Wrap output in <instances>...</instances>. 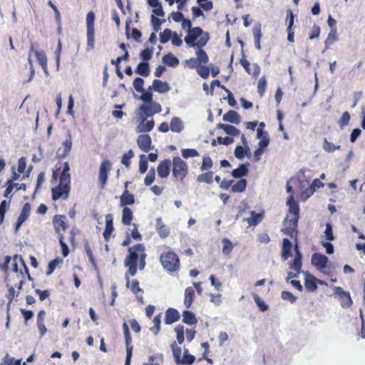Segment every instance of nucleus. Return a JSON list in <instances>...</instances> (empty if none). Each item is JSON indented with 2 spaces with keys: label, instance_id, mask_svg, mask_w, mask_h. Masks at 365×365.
Here are the masks:
<instances>
[{
  "label": "nucleus",
  "instance_id": "nucleus-1",
  "mask_svg": "<svg viewBox=\"0 0 365 365\" xmlns=\"http://www.w3.org/2000/svg\"><path fill=\"white\" fill-rule=\"evenodd\" d=\"M146 257L147 254L143 244L138 243L128 248V254L124 260V265L128 268L125 275L127 287L130 284V276H135L137 273L138 268H139L140 270L145 269Z\"/></svg>",
  "mask_w": 365,
  "mask_h": 365
},
{
  "label": "nucleus",
  "instance_id": "nucleus-2",
  "mask_svg": "<svg viewBox=\"0 0 365 365\" xmlns=\"http://www.w3.org/2000/svg\"><path fill=\"white\" fill-rule=\"evenodd\" d=\"M287 192H293L292 187L287 183L286 186ZM287 205L288 206V214L284 220V227L282 230V232L290 237H292L294 235L297 237L298 234L297 225L299 219V206L298 203L294 200L293 194H291L287 201Z\"/></svg>",
  "mask_w": 365,
  "mask_h": 365
},
{
  "label": "nucleus",
  "instance_id": "nucleus-3",
  "mask_svg": "<svg viewBox=\"0 0 365 365\" xmlns=\"http://www.w3.org/2000/svg\"><path fill=\"white\" fill-rule=\"evenodd\" d=\"M63 170L60 175V182L58 185L51 188V198L53 201L58 200H66L71 192L70 167L68 162L61 164Z\"/></svg>",
  "mask_w": 365,
  "mask_h": 365
},
{
  "label": "nucleus",
  "instance_id": "nucleus-4",
  "mask_svg": "<svg viewBox=\"0 0 365 365\" xmlns=\"http://www.w3.org/2000/svg\"><path fill=\"white\" fill-rule=\"evenodd\" d=\"M209 38L208 33L204 32L200 27L196 26L190 30H187V34L184 40L190 47L200 48L207 44Z\"/></svg>",
  "mask_w": 365,
  "mask_h": 365
},
{
  "label": "nucleus",
  "instance_id": "nucleus-5",
  "mask_svg": "<svg viewBox=\"0 0 365 365\" xmlns=\"http://www.w3.org/2000/svg\"><path fill=\"white\" fill-rule=\"evenodd\" d=\"M159 259L164 269L169 273L175 272L180 269L179 257L173 251L163 252L160 255Z\"/></svg>",
  "mask_w": 365,
  "mask_h": 365
},
{
  "label": "nucleus",
  "instance_id": "nucleus-6",
  "mask_svg": "<svg viewBox=\"0 0 365 365\" xmlns=\"http://www.w3.org/2000/svg\"><path fill=\"white\" fill-rule=\"evenodd\" d=\"M171 165L172 175L174 180L183 183L189 172L188 165L186 162L179 156H176L173 158Z\"/></svg>",
  "mask_w": 365,
  "mask_h": 365
},
{
  "label": "nucleus",
  "instance_id": "nucleus-7",
  "mask_svg": "<svg viewBox=\"0 0 365 365\" xmlns=\"http://www.w3.org/2000/svg\"><path fill=\"white\" fill-rule=\"evenodd\" d=\"M171 349L176 364L190 365L194 363L195 358L189 353L187 349H184L182 357H181L182 349L176 344L175 341L171 344Z\"/></svg>",
  "mask_w": 365,
  "mask_h": 365
},
{
  "label": "nucleus",
  "instance_id": "nucleus-8",
  "mask_svg": "<svg viewBox=\"0 0 365 365\" xmlns=\"http://www.w3.org/2000/svg\"><path fill=\"white\" fill-rule=\"evenodd\" d=\"M95 20L96 15L94 12L89 11L86 19L88 50L93 49L95 46Z\"/></svg>",
  "mask_w": 365,
  "mask_h": 365
},
{
  "label": "nucleus",
  "instance_id": "nucleus-9",
  "mask_svg": "<svg viewBox=\"0 0 365 365\" xmlns=\"http://www.w3.org/2000/svg\"><path fill=\"white\" fill-rule=\"evenodd\" d=\"M111 169L112 163L109 160H104L101 162L98 173V181L101 189L105 187Z\"/></svg>",
  "mask_w": 365,
  "mask_h": 365
},
{
  "label": "nucleus",
  "instance_id": "nucleus-10",
  "mask_svg": "<svg viewBox=\"0 0 365 365\" xmlns=\"http://www.w3.org/2000/svg\"><path fill=\"white\" fill-rule=\"evenodd\" d=\"M123 330L126 347V358L125 365H130L133 346L131 344L132 337L130 333L128 325L127 324L126 322H124L123 324Z\"/></svg>",
  "mask_w": 365,
  "mask_h": 365
},
{
  "label": "nucleus",
  "instance_id": "nucleus-11",
  "mask_svg": "<svg viewBox=\"0 0 365 365\" xmlns=\"http://www.w3.org/2000/svg\"><path fill=\"white\" fill-rule=\"evenodd\" d=\"M52 223L58 236L63 235V232L68 227L66 217L63 215H55L52 219Z\"/></svg>",
  "mask_w": 365,
  "mask_h": 365
},
{
  "label": "nucleus",
  "instance_id": "nucleus-12",
  "mask_svg": "<svg viewBox=\"0 0 365 365\" xmlns=\"http://www.w3.org/2000/svg\"><path fill=\"white\" fill-rule=\"evenodd\" d=\"M72 144V136L68 131L66 139L63 142L61 147L58 148L57 150V158L63 159L68 156L71 150Z\"/></svg>",
  "mask_w": 365,
  "mask_h": 365
},
{
  "label": "nucleus",
  "instance_id": "nucleus-13",
  "mask_svg": "<svg viewBox=\"0 0 365 365\" xmlns=\"http://www.w3.org/2000/svg\"><path fill=\"white\" fill-rule=\"evenodd\" d=\"M334 293L339 296V299L342 307H350L352 304V299L350 294L344 291L341 287H334Z\"/></svg>",
  "mask_w": 365,
  "mask_h": 365
},
{
  "label": "nucleus",
  "instance_id": "nucleus-14",
  "mask_svg": "<svg viewBox=\"0 0 365 365\" xmlns=\"http://www.w3.org/2000/svg\"><path fill=\"white\" fill-rule=\"evenodd\" d=\"M30 52H33L34 53L39 65L41 66L43 71L46 73H48L47 57L44 51L36 50L34 47V45H31L30 47Z\"/></svg>",
  "mask_w": 365,
  "mask_h": 365
},
{
  "label": "nucleus",
  "instance_id": "nucleus-15",
  "mask_svg": "<svg viewBox=\"0 0 365 365\" xmlns=\"http://www.w3.org/2000/svg\"><path fill=\"white\" fill-rule=\"evenodd\" d=\"M292 238H294L295 240L294 250L296 251V256L293 260L292 264L290 266V268L292 269H294L297 273H300L302 268V254L299 250L297 236L295 237V235H294Z\"/></svg>",
  "mask_w": 365,
  "mask_h": 365
},
{
  "label": "nucleus",
  "instance_id": "nucleus-16",
  "mask_svg": "<svg viewBox=\"0 0 365 365\" xmlns=\"http://www.w3.org/2000/svg\"><path fill=\"white\" fill-rule=\"evenodd\" d=\"M137 144L142 151L148 153L151 149L150 136L148 134H140L137 138Z\"/></svg>",
  "mask_w": 365,
  "mask_h": 365
},
{
  "label": "nucleus",
  "instance_id": "nucleus-17",
  "mask_svg": "<svg viewBox=\"0 0 365 365\" xmlns=\"http://www.w3.org/2000/svg\"><path fill=\"white\" fill-rule=\"evenodd\" d=\"M31 212V205L29 202H26L21 211V213L15 224V230L17 231L21 225L29 218Z\"/></svg>",
  "mask_w": 365,
  "mask_h": 365
},
{
  "label": "nucleus",
  "instance_id": "nucleus-18",
  "mask_svg": "<svg viewBox=\"0 0 365 365\" xmlns=\"http://www.w3.org/2000/svg\"><path fill=\"white\" fill-rule=\"evenodd\" d=\"M328 257L320 253H314L312 257V263L318 269H324L328 263Z\"/></svg>",
  "mask_w": 365,
  "mask_h": 365
},
{
  "label": "nucleus",
  "instance_id": "nucleus-19",
  "mask_svg": "<svg viewBox=\"0 0 365 365\" xmlns=\"http://www.w3.org/2000/svg\"><path fill=\"white\" fill-rule=\"evenodd\" d=\"M171 161L169 159H165L161 161L158 167V175L161 178H167L170 173Z\"/></svg>",
  "mask_w": 365,
  "mask_h": 365
},
{
  "label": "nucleus",
  "instance_id": "nucleus-20",
  "mask_svg": "<svg viewBox=\"0 0 365 365\" xmlns=\"http://www.w3.org/2000/svg\"><path fill=\"white\" fill-rule=\"evenodd\" d=\"M140 121L137 126V131L138 133H147L151 131L155 125L153 120H147L146 117L140 116Z\"/></svg>",
  "mask_w": 365,
  "mask_h": 365
},
{
  "label": "nucleus",
  "instance_id": "nucleus-21",
  "mask_svg": "<svg viewBox=\"0 0 365 365\" xmlns=\"http://www.w3.org/2000/svg\"><path fill=\"white\" fill-rule=\"evenodd\" d=\"M240 63L249 74L252 75L255 78H257L259 75L260 67L257 63H253L252 68H251L249 61L247 60L245 58H242L240 59Z\"/></svg>",
  "mask_w": 365,
  "mask_h": 365
},
{
  "label": "nucleus",
  "instance_id": "nucleus-22",
  "mask_svg": "<svg viewBox=\"0 0 365 365\" xmlns=\"http://www.w3.org/2000/svg\"><path fill=\"white\" fill-rule=\"evenodd\" d=\"M170 89V87L167 82H163L159 79L153 80L152 86H149V90H153L160 93H166Z\"/></svg>",
  "mask_w": 365,
  "mask_h": 365
},
{
  "label": "nucleus",
  "instance_id": "nucleus-23",
  "mask_svg": "<svg viewBox=\"0 0 365 365\" xmlns=\"http://www.w3.org/2000/svg\"><path fill=\"white\" fill-rule=\"evenodd\" d=\"M180 318V314L176 309L170 307L165 311V323L166 324H172L178 322Z\"/></svg>",
  "mask_w": 365,
  "mask_h": 365
},
{
  "label": "nucleus",
  "instance_id": "nucleus-24",
  "mask_svg": "<svg viewBox=\"0 0 365 365\" xmlns=\"http://www.w3.org/2000/svg\"><path fill=\"white\" fill-rule=\"evenodd\" d=\"M113 230V217L109 213L106 215V227L103 233L105 240L108 241L110 239Z\"/></svg>",
  "mask_w": 365,
  "mask_h": 365
},
{
  "label": "nucleus",
  "instance_id": "nucleus-25",
  "mask_svg": "<svg viewBox=\"0 0 365 365\" xmlns=\"http://www.w3.org/2000/svg\"><path fill=\"white\" fill-rule=\"evenodd\" d=\"M135 203V197L134 195L129 192L128 189H125L124 192L120 197V206L125 207L128 205H132Z\"/></svg>",
  "mask_w": 365,
  "mask_h": 365
},
{
  "label": "nucleus",
  "instance_id": "nucleus-26",
  "mask_svg": "<svg viewBox=\"0 0 365 365\" xmlns=\"http://www.w3.org/2000/svg\"><path fill=\"white\" fill-rule=\"evenodd\" d=\"M304 287L307 292H315L317 289V279L313 275L307 274L304 280Z\"/></svg>",
  "mask_w": 365,
  "mask_h": 365
},
{
  "label": "nucleus",
  "instance_id": "nucleus-27",
  "mask_svg": "<svg viewBox=\"0 0 365 365\" xmlns=\"http://www.w3.org/2000/svg\"><path fill=\"white\" fill-rule=\"evenodd\" d=\"M251 217L246 219V221L250 226L257 225L264 217V212L262 211L257 213L255 211L250 212Z\"/></svg>",
  "mask_w": 365,
  "mask_h": 365
},
{
  "label": "nucleus",
  "instance_id": "nucleus-28",
  "mask_svg": "<svg viewBox=\"0 0 365 365\" xmlns=\"http://www.w3.org/2000/svg\"><path fill=\"white\" fill-rule=\"evenodd\" d=\"M156 230L161 238H166L170 231L167 226L164 224L161 218H158L156 220Z\"/></svg>",
  "mask_w": 365,
  "mask_h": 365
},
{
  "label": "nucleus",
  "instance_id": "nucleus-29",
  "mask_svg": "<svg viewBox=\"0 0 365 365\" xmlns=\"http://www.w3.org/2000/svg\"><path fill=\"white\" fill-rule=\"evenodd\" d=\"M224 121L231 123L239 124L240 123V116L235 110H230L224 114L222 118Z\"/></svg>",
  "mask_w": 365,
  "mask_h": 365
},
{
  "label": "nucleus",
  "instance_id": "nucleus-30",
  "mask_svg": "<svg viewBox=\"0 0 365 365\" xmlns=\"http://www.w3.org/2000/svg\"><path fill=\"white\" fill-rule=\"evenodd\" d=\"M195 298V291L191 287H188L185 290L184 304L187 309L190 308Z\"/></svg>",
  "mask_w": 365,
  "mask_h": 365
},
{
  "label": "nucleus",
  "instance_id": "nucleus-31",
  "mask_svg": "<svg viewBox=\"0 0 365 365\" xmlns=\"http://www.w3.org/2000/svg\"><path fill=\"white\" fill-rule=\"evenodd\" d=\"M217 128L222 129L227 134L232 136H237L240 135V130L232 125L219 123L217 125Z\"/></svg>",
  "mask_w": 365,
  "mask_h": 365
},
{
  "label": "nucleus",
  "instance_id": "nucleus-32",
  "mask_svg": "<svg viewBox=\"0 0 365 365\" xmlns=\"http://www.w3.org/2000/svg\"><path fill=\"white\" fill-rule=\"evenodd\" d=\"M130 21H127L125 24V34L128 38L132 37L133 39H135L137 41H140V38L142 36L141 32L137 29L136 28L133 29L132 34H130Z\"/></svg>",
  "mask_w": 365,
  "mask_h": 365
},
{
  "label": "nucleus",
  "instance_id": "nucleus-33",
  "mask_svg": "<svg viewBox=\"0 0 365 365\" xmlns=\"http://www.w3.org/2000/svg\"><path fill=\"white\" fill-rule=\"evenodd\" d=\"M133 219V213L130 208L125 207L122 210V223L124 225H130Z\"/></svg>",
  "mask_w": 365,
  "mask_h": 365
},
{
  "label": "nucleus",
  "instance_id": "nucleus-34",
  "mask_svg": "<svg viewBox=\"0 0 365 365\" xmlns=\"http://www.w3.org/2000/svg\"><path fill=\"white\" fill-rule=\"evenodd\" d=\"M182 322L188 325H195L197 323L195 315L189 310H185L182 312Z\"/></svg>",
  "mask_w": 365,
  "mask_h": 365
},
{
  "label": "nucleus",
  "instance_id": "nucleus-35",
  "mask_svg": "<svg viewBox=\"0 0 365 365\" xmlns=\"http://www.w3.org/2000/svg\"><path fill=\"white\" fill-rule=\"evenodd\" d=\"M170 127L171 131L174 133H180L184 128L182 121L178 117H173L171 119Z\"/></svg>",
  "mask_w": 365,
  "mask_h": 365
},
{
  "label": "nucleus",
  "instance_id": "nucleus-36",
  "mask_svg": "<svg viewBox=\"0 0 365 365\" xmlns=\"http://www.w3.org/2000/svg\"><path fill=\"white\" fill-rule=\"evenodd\" d=\"M135 73L144 77L148 76L150 73L149 63L147 62L139 63L135 69Z\"/></svg>",
  "mask_w": 365,
  "mask_h": 365
},
{
  "label": "nucleus",
  "instance_id": "nucleus-37",
  "mask_svg": "<svg viewBox=\"0 0 365 365\" xmlns=\"http://www.w3.org/2000/svg\"><path fill=\"white\" fill-rule=\"evenodd\" d=\"M247 164H240V166L232 171V175L235 178L246 176L248 173Z\"/></svg>",
  "mask_w": 365,
  "mask_h": 365
},
{
  "label": "nucleus",
  "instance_id": "nucleus-38",
  "mask_svg": "<svg viewBox=\"0 0 365 365\" xmlns=\"http://www.w3.org/2000/svg\"><path fill=\"white\" fill-rule=\"evenodd\" d=\"M292 247V245L291 242L288 239L284 238L283 240L282 250V256L284 258V259H287L288 257L291 255Z\"/></svg>",
  "mask_w": 365,
  "mask_h": 365
},
{
  "label": "nucleus",
  "instance_id": "nucleus-39",
  "mask_svg": "<svg viewBox=\"0 0 365 365\" xmlns=\"http://www.w3.org/2000/svg\"><path fill=\"white\" fill-rule=\"evenodd\" d=\"M163 61L166 65L172 67H175L179 63L178 58L172 53L165 55L163 58Z\"/></svg>",
  "mask_w": 365,
  "mask_h": 365
},
{
  "label": "nucleus",
  "instance_id": "nucleus-40",
  "mask_svg": "<svg viewBox=\"0 0 365 365\" xmlns=\"http://www.w3.org/2000/svg\"><path fill=\"white\" fill-rule=\"evenodd\" d=\"M247 185L246 179H240L232 187V191L234 192H242L245 190Z\"/></svg>",
  "mask_w": 365,
  "mask_h": 365
},
{
  "label": "nucleus",
  "instance_id": "nucleus-41",
  "mask_svg": "<svg viewBox=\"0 0 365 365\" xmlns=\"http://www.w3.org/2000/svg\"><path fill=\"white\" fill-rule=\"evenodd\" d=\"M196 55H197L196 58L197 59L199 64L202 63V64L206 65L208 63V61H209L208 56L206 53V52L203 49H202V48H197Z\"/></svg>",
  "mask_w": 365,
  "mask_h": 365
},
{
  "label": "nucleus",
  "instance_id": "nucleus-42",
  "mask_svg": "<svg viewBox=\"0 0 365 365\" xmlns=\"http://www.w3.org/2000/svg\"><path fill=\"white\" fill-rule=\"evenodd\" d=\"M153 326L150 328V330L155 334L157 335L160 331L161 324V314H159L155 316L153 320Z\"/></svg>",
  "mask_w": 365,
  "mask_h": 365
},
{
  "label": "nucleus",
  "instance_id": "nucleus-43",
  "mask_svg": "<svg viewBox=\"0 0 365 365\" xmlns=\"http://www.w3.org/2000/svg\"><path fill=\"white\" fill-rule=\"evenodd\" d=\"M176 332V339L179 344H182L185 340V330L182 325H178L175 328Z\"/></svg>",
  "mask_w": 365,
  "mask_h": 365
},
{
  "label": "nucleus",
  "instance_id": "nucleus-44",
  "mask_svg": "<svg viewBox=\"0 0 365 365\" xmlns=\"http://www.w3.org/2000/svg\"><path fill=\"white\" fill-rule=\"evenodd\" d=\"M197 181L204 182L207 183H212L213 181V173L212 171H208L205 173H202L197 176Z\"/></svg>",
  "mask_w": 365,
  "mask_h": 365
},
{
  "label": "nucleus",
  "instance_id": "nucleus-45",
  "mask_svg": "<svg viewBox=\"0 0 365 365\" xmlns=\"http://www.w3.org/2000/svg\"><path fill=\"white\" fill-rule=\"evenodd\" d=\"M252 297L261 312H265L268 309V306L256 293H252Z\"/></svg>",
  "mask_w": 365,
  "mask_h": 365
},
{
  "label": "nucleus",
  "instance_id": "nucleus-46",
  "mask_svg": "<svg viewBox=\"0 0 365 365\" xmlns=\"http://www.w3.org/2000/svg\"><path fill=\"white\" fill-rule=\"evenodd\" d=\"M222 244H223L222 253H223V255L227 256L232 252L234 246H233L232 243L231 242V241L227 238H224L222 240Z\"/></svg>",
  "mask_w": 365,
  "mask_h": 365
},
{
  "label": "nucleus",
  "instance_id": "nucleus-47",
  "mask_svg": "<svg viewBox=\"0 0 365 365\" xmlns=\"http://www.w3.org/2000/svg\"><path fill=\"white\" fill-rule=\"evenodd\" d=\"M173 33L170 29H165L160 34V41L161 43H167L173 36Z\"/></svg>",
  "mask_w": 365,
  "mask_h": 365
},
{
  "label": "nucleus",
  "instance_id": "nucleus-48",
  "mask_svg": "<svg viewBox=\"0 0 365 365\" xmlns=\"http://www.w3.org/2000/svg\"><path fill=\"white\" fill-rule=\"evenodd\" d=\"M323 148L328 153H332L336 150H339L341 146L334 145L333 143L329 142L327 138H324L323 142Z\"/></svg>",
  "mask_w": 365,
  "mask_h": 365
},
{
  "label": "nucleus",
  "instance_id": "nucleus-49",
  "mask_svg": "<svg viewBox=\"0 0 365 365\" xmlns=\"http://www.w3.org/2000/svg\"><path fill=\"white\" fill-rule=\"evenodd\" d=\"M9 204L10 201L7 202L6 200H3L0 203V224L4 221L5 214L9 208Z\"/></svg>",
  "mask_w": 365,
  "mask_h": 365
},
{
  "label": "nucleus",
  "instance_id": "nucleus-50",
  "mask_svg": "<svg viewBox=\"0 0 365 365\" xmlns=\"http://www.w3.org/2000/svg\"><path fill=\"white\" fill-rule=\"evenodd\" d=\"M140 110L142 112L140 116L148 117L152 116L153 115L150 103H143V105H141L140 106Z\"/></svg>",
  "mask_w": 365,
  "mask_h": 365
},
{
  "label": "nucleus",
  "instance_id": "nucleus-51",
  "mask_svg": "<svg viewBox=\"0 0 365 365\" xmlns=\"http://www.w3.org/2000/svg\"><path fill=\"white\" fill-rule=\"evenodd\" d=\"M182 155L184 158H194L199 155L197 150L192 148H185L182 150Z\"/></svg>",
  "mask_w": 365,
  "mask_h": 365
},
{
  "label": "nucleus",
  "instance_id": "nucleus-52",
  "mask_svg": "<svg viewBox=\"0 0 365 365\" xmlns=\"http://www.w3.org/2000/svg\"><path fill=\"white\" fill-rule=\"evenodd\" d=\"M267 87V80L265 76H262L259 78L257 83V92L260 96H262L265 92Z\"/></svg>",
  "mask_w": 365,
  "mask_h": 365
},
{
  "label": "nucleus",
  "instance_id": "nucleus-53",
  "mask_svg": "<svg viewBox=\"0 0 365 365\" xmlns=\"http://www.w3.org/2000/svg\"><path fill=\"white\" fill-rule=\"evenodd\" d=\"M337 40V34L336 29H331L329 33L327 39L325 40L326 47H328L329 45L332 44Z\"/></svg>",
  "mask_w": 365,
  "mask_h": 365
},
{
  "label": "nucleus",
  "instance_id": "nucleus-54",
  "mask_svg": "<svg viewBox=\"0 0 365 365\" xmlns=\"http://www.w3.org/2000/svg\"><path fill=\"white\" fill-rule=\"evenodd\" d=\"M61 262V259L58 258H55L51 260L48 265L47 271L46 272L47 276L51 275L55 270L56 266Z\"/></svg>",
  "mask_w": 365,
  "mask_h": 365
},
{
  "label": "nucleus",
  "instance_id": "nucleus-55",
  "mask_svg": "<svg viewBox=\"0 0 365 365\" xmlns=\"http://www.w3.org/2000/svg\"><path fill=\"white\" fill-rule=\"evenodd\" d=\"M144 80L142 78L137 77L134 79L133 85V88L137 92H143L144 91Z\"/></svg>",
  "mask_w": 365,
  "mask_h": 365
},
{
  "label": "nucleus",
  "instance_id": "nucleus-56",
  "mask_svg": "<svg viewBox=\"0 0 365 365\" xmlns=\"http://www.w3.org/2000/svg\"><path fill=\"white\" fill-rule=\"evenodd\" d=\"M197 72L198 75L204 79L207 78L210 76V69L205 64L200 65L199 67H197Z\"/></svg>",
  "mask_w": 365,
  "mask_h": 365
},
{
  "label": "nucleus",
  "instance_id": "nucleus-57",
  "mask_svg": "<svg viewBox=\"0 0 365 365\" xmlns=\"http://www.w3.org/2000/svg\"><path fill=\"white\" fill-rule=\"evenodd\" d=\"M134 156V153L132 150H129L127 153H124L122 157L121 163L127 168L130 165V159Z\"/></svg>",
  "mask_w": 365,
  "mask_h": 365
},
{
  "label": "nucleus",
  "instance_id": "nucleus-58",
  "mask_svg": "<svg viewBox=\"0 0 365 365\" xmlns=\"http://www.w3.org/2000/svg\"><path fill=\"white\" fill-rule=\"evenodd\" d=\"M155 179V172L154 168H150L145 178L144 182L145 185H150Z\"/></svg>",
  "mask_w": 365,
  "mask_h": 365
},
{
  "label": "nucleus",
  "instance_id": "nucleus-59",
  "mask_svg": "<svg viewBox=\"0 0 365 365\" xmlns=\"http://www.w3.org/2000/svg\"><path fill=\"white\" fill-rule=\"evenodd\" d=\"M152 91L153 90H149V88H148L146 91L144 90V91L140 92L141 93L140 99L146 103L152 102L153 101Z\"/></svg>",
  "mask_w": 365,
  "mask_h": 365
},
{
  "label": "nucleus",
  "instance_id": "nucleus-60",
  "mask_svg": "<svg viewBox=\"0 0 365 365\" xmlns=\"http://www.w3.org/2000/svg\"><path fill=\"white\" fill-rule=\"evenodd\" d=\"M58 241L62 250V255L63 257H66L69 253V249L66 243L64 242V236L63 235H60L58 236Z\"/></svg>",
  "mask_w": 365,
  "mask_h": 365
},
{
  "label": "nucleus",
  "instance_id": "nucleus-61",
  "mask_svg": "<svg viewBox=\"0 0 365 365\" xmlns=\"http://www.w3.org/2000/svg\"><path fill=\"white\" fill-rule=\"evenodd\" d=\"M197 2L199 4L200 7L206 11H209L212 10L213 8V4L211 1L197 0Z\"/></svg>",
  "mask_w": 365,
  "mask_h": 365
},
{
  "label": "nucleus",
  "instance_id": "nucleus-62",
  "mask_svg": "<svg viewBox=\"0 0 365 365\" xmlns=\"http://www.w3.org/2000/svg\"><path fill=\"white\" fill-rule=\"evenodd\" d=\"M148 170V161L145 158V155L140 156L139 162V172L142 174L145 173Z\"/></svg>",
  "mask_w": 365,
  "mask_h": 365
},
{
  "label": "nucleus",
  "instance_id": "nucleus-63",
  "mask_svg": "<svg viewBox=\"0 0 365 365\" xmlns=\"http://www.w3.org/2000/svg\"><path fill=\"white\" fill-rule=\"evenodd\" d=\"M281 297L284 300H288L292 304L294 303L297 300V297L292 292L288 291L282 292Z\"/></svg>",
  "mask_w": 365,
  "mask_h": 365
},
{
  "label": "nucleus",
  "instance_id": "nucleus-64",
  "mask_svg": "<svg viewBox=\"0 0 365 365\" xmlns=\"http://www.w3.org/2000/svg\"><path fill=\"white\" fill-rule=\"evenodd\" d=\"M152 55L153 49L150 48H145L140 53V58L145 61H149L152 58Z\"/></svg>",
  "mask_w": 365,
  "mask_h": 365
}]
</instances>
